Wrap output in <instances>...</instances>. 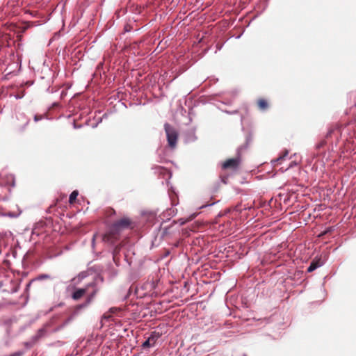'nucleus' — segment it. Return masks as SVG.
<instances>
[{"mask_svg":"<svg viewBox=\"0 0 356 356\" xmlns=\"http://www.w3.org/2000/svg\"><path fill=\"white\" fill-rule=\"evenodd\" d=\"M243 356H247L246 355H243Z\"/></svg>","mask_w":356,"mask_h":356,"instance_id":"aec40b11","label":"nucleus"},{"mask_svg":"<svg viewBox=\"0 0 356 356\" xmlns=\"http://www.w3.org/2000/svg\"><path fill=\"white\" fill-rule=\"evenodd\" d=\"M49 276L48 275L44 274V275H40V276L38 277V279H39V280H43V279L49 278Z\"/></svg>","mask_w":356,"mask_h":356,"instance_id":"ddd939ff","label":"nucleus"},{"mask_svg":"<svg viewBox=\"0 0 356 356\" xmlns=\"http://www.w3.org/2000/svg\"><path fill=\"white\" fill-rule=\"evenodd\" d=\"M322 266V263L320 262L319 261H313L309 266L307 268V271L308 272H312L314 271V270H316L317 268L320 267Z\"/></svg>","mask_w":356,"mask_h":356,"instance_id":"423d86ee","label":"nucleus"},{"mask_svg":"<svg viewBox=\"0 0 356 356\" xmlns=\"http://www.w3.org/2000/svg\"><path fill=\"white\" fill-rule=\"evenodd\" d=\"M258 105L261 110H264L268 107V103L264 99H259L258 102Z\"/></svg>","mask_w":356,"mask_h":356,"instance_id":"9d476101","label":"nucleus"},{"mask_svg":"<svg viewBox=\"0 0 356 356\" xmlns=\"http://www.w3.org/2000/svg\"><path fill=\"white\" fill-rule=\"evenodd\" d=\"M40 119H41V118H39L38 115H35V117H34V120L35 122H38Z\"/></svg>","mask_w":356,"mask_h":356,"instance_id":"a211bd4d","label":"nucleus"},{"mask_svg":"<svg viewBox=\"0 0 356 356\" xmlns=\"http://www.w3.org/2000/svg\"><path fill=\"white\" fill-rule=\"evenodd\" d=\"M159 337V334H156V332L152 333L151 335L147 338V339L143 343L142 346L144 348L154 346Z\"/></svg>","mask_w":356,"mask_h":356,"instance_id":"20e7f679","label":"nucleus"},{"mask_svg":"<svg viewBox=\"0 0 356 356\" xmlns=\"http://www.w3.org/2000/svg\"><path fill=\"white\" fill-rule=\"evenodd\" d=\"M21 213L20 211L17 212H8V213H1L0 215L2 216H8L10 218H16L19 216Z\"/></svg>","mask_w":356,"mask_h":356,"instance_id":"6e6552de","label":"nucleus"},{"mask_svg":"<svg viewBox=\"0 0 356 356\" xmlns=\"http://www.w3.org/2000/svg\"><path fill=\"white\" fill-rule=\"evenodd\" d=\"M240 163L238 158H234L227 160L222 165L223 168H236Z\"/></svg>","mask_w":356,"mask_h":356,"instance_id":"39448f33","label":"nucleus"},{"mask_svg":"<svg viewBox=\"0 0 356 356\" xmlns=\"http://www.w3.org/2000/svg\"><path fill=\"white\" fill-rule=\"evenodd\" d=\"M288 154H289V152L285 151V152L284 153V154L282 156H280L277 159L272 161V163L274 164L277 162L282 161L288 156Z\"/></svg>","mask_w":356,"mask_h":356,"instance_id":"9b49d317","label":"nucleus"},{"mask_svg":"<svg viewBox=\"0 0 356 356\" xmlns=\"http://www.w3.org/2000/svg\"><path fill=\"white\" fill-rule=\"evenodd\" d=\"M22 353L17 352V353H15L10 355V356H22Z\"/></svg>","mask_w":356,"mask_h":356,"instance_id":"2eb2a0df","label":"nucleus"},{"mask_svg":"<svg viewBox=\"0 0 356 356\" xmlns=\"http://www.w3.org/2000/svg\"><path fill=\"white\" fill-rule=\"evenodd\" d=\"M86 277L87 273L86 272H81L76 277L73 278L72 281L76 284H79Z\"/></svg>","mask_w":356,"mask_h":356,"instance_id":"0eeeda50","label":"nucleus"},{"mask_svg":"<svg viewBox=\"0 0 356 356\" xmlns=\"http://www.w3.org/2000/svg\"><path fill=\"white\" fill-rule=\"evenodd\" d=\"M95 235L93 236V238H92V243H94L95 242Z\"/></svg>","mask_w":356,"mask_h":356,"instance_id":"6ab92c4d","label":"nucleus"},{"mask_svg":"<svg viewBox=\"0 0 356 356\" xmlns=\"http://www.w3.org/2000/svg\"><path fill=\"white\" fill-rule=\"evenodd\" d=\"M214 204V202L213 203H210V204H204V205H202L200 208H204V207H208V206H211V205H213Z\"/></svg>","mask_w":356,"mask_h":356,"instance_id":"dca6fc26","label":"nucleus"},{"mask_svg":"<svg viewBox=\"0 0 356 356\" xmlns=\"http://www.w3.org/2000/svg\"><path fill=\"white\" fill-rule=\"evenodd\" d=\"M79 195V193L77 191H74L70 195V197H69V202L70 204H72L74 200L76 199L77 196Z\"/></svg>","mask_w":356,"mask_h":356,"instance_id":"1a4fd4ad","label":"nucleus"},{"mask_svg":"<svg viewBox=\"0 0 356 356\" xmlns=\"http://www.w3.org/2000/svg\"><path fill=\"white\" fill-rule=\"evenodd\" d=\"M72 319V317H70L65 322V323L63 324V326L65 325L67 323H68Z\"/></svg>","mask_w":356,"mask_h":356,"instance_id":"f3484780","label":"nucleus"},{"mask_svg":"<svg viewBox=\"0 0 356 356\" xmlns=\"http://www.w3.org/2000/svg\"><path fill=\"white\" fill-rule=\"evenodd\" d=\"M129 224L130 221L128 218H122L113 224L111 229L114 232H119L121 229L127 227Z\"/></svg>","mask_w":356,"mask_h":356,"instance_id":"7ed1b4c3","label":"nucleus"},{"mask_svg":"<svg viewBox=\"0 0 356 356\" xmlns=\"http://www.w3.org/2000/svg\"><path fill=\"white\" fill-rule=\"evenodd\" d=\"M97 291L98 288L97 287L96 283L94 282L88 284L84 288L75 289L71 296L74 300H80L86 293L87 298L83 303L80 304L75 307L74 313L76 314L81 309L87 307L95 298Z\"/></svg>","mask_w":356,"mask_h":356,"instance_id":"f257e3e1","label":"nucleus"},{"mask_svg":"<svg viewBox=\"0 0 356 356\" xmlns=\"http://www.w3.org/2000/svg\"><path fill=\"white\" fill-rule=\"evenodd\" d=\"M296 165V163H294V162H291L286 169H284V170H282V172L286 171L287 169H289V168H292L293 166H294V165Z\"/></svg>","mask_w":356,"mask_h":356,"instance_id":"f8f14e48","label":"nucleus"},{"mask_svg":"<svg viewBox=\"0 0 356 356\" xmlns=\"http://www.w3.org/2000/svg\"><path fill=\"white\" fill-rule=\"evenodd\" d=\"M164 129L167 136L168 143L170 148L174 149L177 145L178 132L168 123L164 124Z\"/></svg>","mask_w":356,"mask_h":356,"instance_id":"f03ea898","label":"nucleus"},{"mask_svg":"<svg viewBox=\"0 0 356 356\" xmlns=\"http://www.w3.org/2000/svg\"><path fill=\"white\" fill-rule=\"evenodd\" d=\"M44 329H41L39 330L38 332V335L39 337H42L44 334Z\"/></svg>","mask_w":356,"mask_h":356,"instance_id":"4468645a","label":"nucleus"}]
</instances>
